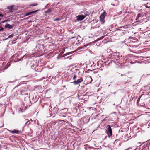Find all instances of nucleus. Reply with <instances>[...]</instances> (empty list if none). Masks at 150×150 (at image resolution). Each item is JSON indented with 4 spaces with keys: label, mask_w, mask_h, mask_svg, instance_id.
Here are the masks:
<instances>
[{
    "label": "nucleus",
    "mask_w": 150,
    "mask_h": 150,
    "mask_svg": "<svg viewBox=\"0 0 150 150\" xmlns=\"http://www.w3.org/2000/svg\"><path fill=\"white\" fill-rule=\"evenodd\" d=\"M88 14L87 13H84V14H81L79 15L76 16V19L75 20V21H81L83 20L87 16Z\"/></svg>",
    "instance_id": "obj_1"
},
{
    "label": "nucleus",
    "mask_w": 150,
    "mask_h": 150,
    "mask_svg": "<svg viewBox=\"0 0 150 150\" xmlns=\"http://www.w3.org/2000/svg\"><path fill=\"white\" fill-rule=\"evenodd\" d=\"M106 15V13L105 12H104L100 16V21L101 24H103L105 22L104 19L105 16Z\"/></svg>",
    "instance_id": "obj_2"
},
{
    "label": "nucleus",
    "mask_w": 150,
    "mask_h": 150,
    "mask_svg": "<svg viewBox=\"0 0 150 150\" xmlns=\"http://www.w3.org/2000/svg\"><path fill=\"white\" fill-rule=\"evenodd\" d=\"M107 127V128L106 132L108 137H110L112 135V129L109 125H108Z\"/></svg>",
    "instance_id": "obj_3"
},
{
    "label": "nucleus",
    "mask_w": 150,
    "mask_h": 150,
    "mask_svg": "<svg viewBox=\"0 0 150 150\" xmlns=\"http://www.w3.org/2000/svg\"><path fill=\"white\" fill-rule=\"evenodd\" d=\"M14 25H11L7 23L5 26V28H8V29H10L13 28V27Z\"/></svg>",
    "instance_id": "obj_4"
},
{
    "label": "nucleus",
    "mask_w": 150,
    "mask_h": 150,
    "mask_svg": "<svg viewBox=\"0 0 150 150\" xmlns=\"http://www.w3.org/2000/svg\"><path fill=\"white\" fill-rule=\"evenodd\" d=\"M86 81L87 82V83H90L92 81V79L91 77L90 76H88L86 79Z\"/></svg>",
    "instance_id": "obj_5"
},
{
    "label": "nucleus",
    "mask_w": 150,
    "mask_h": 150,
    "mask_svg": "<svg viewBox=\"0 0 150 150\" xmlns=\"http://www.w3.org/2000/svg\"><path fill=\"white\" fill-rule=\"evenodd\" d=\"M26 88H22L20 90L21 94L22 95H28V94L25 93Z\"/></svg>",
    "instance_id": "obj_6"
},
{
    "label": "nucleus",
    "mask_w": 150,
    "mask_h": 150,
    "mask_svg": "<svg viewBox=\"0 0 150 150\" xmlns=\"http://www.w3.org/2000/svg\"><path fill=\"white\" fill-rule=\"evenodd\" d=\"M9 132L12 134H14L15 133H17L18 134H19V133H21V132L18 130H8Z\"/></svg>",
    "instance_id": "obj_7"
},
{
    "label": "nucleus",
    "mask_w": 150,
    "mask_h": 150,
    "mask_svg": "<svg viewBox=\"0 0 150 150\" xmlns=\"http://www.w3.org/2000/svg\"><path fill=\"white\" fill-rule=\"evenodd\" d=\"M38 11V10H35V11H31L30 12L26 13L25 14V16H29L30 15H31L32 14H33L34 13H35L37 12Z\"/></svg>",
    "instance_id": "obj_8"
},
{
    "label": "nucleus",
    "mask_w": 150,
    "mask_h": 150,
    "mask_svg": "<svg viewBox=\"0 0 150 150\" xmlns=\"http://www.w3.org/2000/svg\"><path fill=\"white\" fill-rule=\"evenodd\" d=\"M43 68L42 67L37 66L36 68V69H35V71L36 72H41L42 69Z\"/></svg>",
    "instance_id": "obj_9"
},
{
    "label": "nucleus",
    "mask_w": 150,
    "mask_h": 150,
    "mask_svg": "<svg viewBox=\"0 0 150 150\" xmlns=\"http://www.w3.org/2000/svg\"><path fill=\"white\" fill-rule=\"evenodd\" d=\"M14 6L12 5L11 6H9L7 7V9L9 10L10 12L11 13L13 12V10L14 9Z\"/></svg>",
    "instance_id": "obj_10"
},
{
    "label": "nucleus",
    "mask_w": 150,
    "mask_h": 150,
    "mask_svg": "<svg viewBox=\"0 0 150 150\" xmlns=\"http://www.w3.org/2000/svg\"><path fill=\"white\" fill-rule=\"evenodd\" d=\"M52 11V10L51 9L49 8L45 12L46 14H49L51 13Z\"/></svg>",
    "instance_id": "obj_11"
},
{
    "label": "nucleus",
    "mask_w": 150,
    "mask_h": 150,
    "mask_svg": "<svg viewBox=\"0 0 150 150\" xmlns=\"http://www.w3.org/2000/svg\"><path fill=\"white\" fill-rule=\"evenodd\" d=\"M37 66H36V65L34 64H33L32 65H31V68H32L33 69H34L35 71V69H36V68Z\"/></svg>",
    "instance_id": "obj_12"
},
{
    "label": "nucleus",
    "mask_w": 150,
    "mask_h": 150,
    "mask_svg": "<svg viewBox=\"0 0 150 150\" xmlns=\"http://www.w3.org/2000/svg\"><path fill=\"white\" fill-rule=\"evenodd\" d=\"M99 26L96 25L94 26H92L91 29H97L99 28Z\"/></svg>",
    "instance_id": "obj_13"
},
{
    "label": "nucleus",
    "mask_w": 150,
    "mask_h": 150,
    "mask_svg": "<svg viewBox=\"0 0 150 150\" xmlns=\"http://www.w3.org/2000/svg\"><path fill=\"white\" fill-rule=\"evenodd\" d=\"M10 21V20L9 19H8L7 20H6L4 21H2L1 22V23H5L8 22Z\"/></svg>",
    "instance_id": "obj_14"
},
{
    "label": "nucleus",
    "mask_w": 150,
    "mask_h": 150,
    "mask_svg": "<svg viewBox=\"0 0 150 150\" xmlns=\"http://www.w3.org/2000/svg\"><path fill=\"white\" fill-rule=\"evenodd\" d=\"M77 81L79 83L83 81V79H82V78H80V79H77Z\"/></svg>",
    "instance_id": "obj_15"
},
{
    "label": "nucleus",
    "mask_w": 150,
    "mask_h": 150,
    "mask_svg": "<svg viewBox=\"0 0 150 150\" xmlns=\"http://www.w3.org/2000/svg\"><path fill=\"white\" fill-rule=\"evenodd\" d=\"M141 16V14L140 13L138 14L137 16V18L136 19V20H137L138 19H139Z\"/></svg>",
    "instance_id": "obj_16"
},
{
    "label": "nucleus",
    "mask_w": 150,
    "mask_h": 150,
    "mask_svg": "<svg viewBox=\"0 0 150 150\" xmlns=\"http://www.w3.org/2000/svg\"><path fill=\"white\" fill-rule=\"evenodd\" d=\"M73 83L75 85H76L78 84L79 83V82L76 80V81H75L73 82Z\"/></svg>",
    "instance_id": "obj_17"
},
{
    "label": "nucleus",
    "mask_w": 150,
    "mask_h": 150,
    "mask_svg": "<svg viewBox=\"0 0 150 150\" xmlns=\"http://www.w3.org/2000/svg\"><path fill=\"white\" fill-rule=\"evenodd\" d=\"M38 5V4L37 3H33L30 5L31 6H36Z\"/></svg>",
    "instance_id": "obj_18"
},
{
    "label": "nucleus",
    "mask_w": 150,
    "mask_h": 150,
    "mask_svg": "<svg viewBox=\"0 0 150 150\" xmlns=\"http://www.w3.org/2000/svg\"><path fill=\"white\" fill-rule=\"evenodd\" d=\"M14 34H12L11 35H9L8 37L7 38L8 39L10 38H12L14 36Z\"/></svg>",
    "instance_id": "obj_19"
},
{
    "label": "nucleus",
    "mask_w": 150,
    "mask_h": 150,
    "mask_svg": "<svg viewBox=\"0 0 150 150\" xmlns=\"http://www.w3.org/2000/svg\"><path fill=\"white\" fill-rule=\"evenodd\" d=\"M4 30V28L2 26H0V32L3 31Z\"/></svg>",
    "instance_id": "obj_20"
},
{
    "label": "nucleus",
    "mask_w": 150,
    "mask_h": 150,
    "mask_svg": "<svg viewBox=\"0 0 150 150\" xmlns=\"http://www.w3.org/2000/svg\"><path fill=\"white\" fill-rule=\"evenodd\" d=\"M104 37V36H102L100 37V38H99L98 39V40H100L101 39H102Z\"/></svg>",
    "instance_id": "obj_21"
},
{
    "label": "nucleus",
    "mask_w": 150,
    "mask_h": 150,
    "mask_svg": "<svg viewBox=\"0 0 150 150\" xmlns=\"http://www.w3.org/2000/svg\"><path fill=\"white\" fill-rule=\"evenodd\" d=\"M25 120H27L28 121L26 122V123H25V124H27V123L28 122H28H30V121H31L32 122V119H30V120H28V119H25Z\"/></svg>",
    "instance_id": "obj_22"
},
{
    "label": "nucleus",
    "mask_w": 150,
    "mask_h": 150,
    "mask_svg": "<svg viewBox=\"0 0 150 150\" xmlns=\"http://www.w3.org/2000/svg\"><path fill=\"white\" fill-rule=\"evenodd\" d=\"M60 19H59L58 18H55V19H54V21H60Z\"/></svg>",
    "instance_id": "obj_23"
},
{
    "label": "nucleus",
    "mask_w": 150,
    "mask_h": 150,
    "mask_svg": "<svg viewBox=\"0 0 150 150\" xmlns=\"http://www.w3.org/2000/svg\"><path fill=\"white\" fill-rule=\"evenodd\" d=\"M127 78L128 77H127V76L125 75L124 76V79H127Z\"/></svg>",
    "instance_id": "obj_24"
},
{
    "label": "nucleus",
    "mask_w": 150,
    "mask_h": 150,
    "mask_svg": "<svg viewBox=\"0 0 150 150\" xmlns=\"http://www.w3.org/2000/svg\"><path fill=\"white\" fill-rule=\"evenodd\" d=\"M76 76L75 75L74 76V77H73V80H75L76 79Z\"/></svg>",
    "instance_id": "obj_25"
},
{
    "label": "nucleus",
    "mask_w": 150,
    "mask_h": 150,
    "mask_svg": "<svg viewBox=\"0 0 150 150\" xmlns=\"http://www.w3.org/2000/svg\"><path fill=\"white\" fill-rule=\"evenodd\" d=\"M147 124H148V126L150 127V120H149L148 122H147Z\"/></svg>",
    "instance_id": "obj_26"
},
{
    "label": "nucleus",
    "mask_w": 150,
    "mask_h": 150,
    "mask_svg": "<svg viewBox=\"0 0 150 150\" xmlns=\"http://www.w3.org/2000/svg\"><path fill=\"white\" fill-rule=\"evenodd\" d=\"M140 100V98H139L137 100V103L138 104L139 103V102Z\"/></svg>",
    "instance_id": "obj_27"
},
{
    "label": "nucleus",
    "mask_w": 150,
    "mask_h": 150,
    "mask_svg": "<svg viewBox=\"0 0 150 150\" xmlns=\"http://www.w3.org/2000/svg\"><path fill=\"white\" fill-rule=\"evenodd\" d=\"M86 46V45H84L83 46L80 47L81 49L84 48V47H85Z\"/></svg>",
    "instance_id": "obj_28"
},
{
    "label": "nucleus",
    "mask_w": 150,
    "mask_h": 150,
    "mask_svg": "<svg viewBox=\"0 0 150 150\" xmlns=\"http://www.w3.org/2000/svg\"><path fill=\"white\" fill-rule=\"evenodd\" d=\"M145 7L146 8H150V6H148L147 5H145Z\"/></svg>",
    "instance_id": "obj_29"
},
{
    "label": "nucleus",
    "mask_w": 150,
    "mask_h": 150,
    "mask_svg": "<svg viewBox=\"0 0 150 150\" xmlns=\"http://www.w3.org/2000/svg\"><path fill=\"white\" fill-rule=\"evenodd\" d=\"M4 16V15L1 13H0V17H3Z\"/></svg>",
    "instance_id": "obj_30"
},
{
    "label": "nucleus",
    "mask_w": 150,
    "mask_h": 150,
    "mask_svg": "<svg viewBox=\"0 0 150 150\" xmlns=\"http://www.w3.org/2000/svg\"><path fill=\"white\" fill-rule=\"evenodd\" d=\"M7 39H8V38H6V39H4L3 40L4 41H5V40H7Z\"/></svg>",
    "instance_id": "obj_31"
},
{
    "label": "nucleus",
    "mask_w": 150,
    "mask_h": 150,
    "mask_svg": "<svg viewBox=\"0 0 150 150\" xmlns=\"http://www.w3.org/2000/svg\"><path fill=\"white\" fill-rule=\"evenodd\" d=\"M120 75H121V76H124L125 75H124V74H120Z\"/></svg>",
    "instance_id": "obj_32"
},
{
    "label": "nucleus",
    "mask_w": 150,
    "mask_h": 150,
    "mask_svg": "<svg viewBox=\"0 0 150 150\" xmlns=\"http://www.w3.org/2000/svg\"><path fill=\"white\" fill-rule=\"evenodd\" d=\"M90 117L89 118L88 120V122L90 120Z\"/></svg>",
    "instance_id": "obj_33"
},
{
    "label": "nucleus",
    "mask_w": 150,
    "mask_h": 150,
    "mask_svg": "<svg viewBox=\"0 0 150 150\" xmlns=\"http://www.w3.org/2000/svg\"><path fill=\"white\" fill-rule=\"evenodd\" d=\"M19 61V60H17V61H14L15 62H17V61Z\"/></svg>",
    "instance_id": "obj_34"
},
{
    "label": "nucleus",
    "mask_w": 150,
    "mask_h": 150,
    "mask_svg": "<svg viewBox=\"0 0 150 150\" xmlns=\"http://www.w3.org/2000/svg\"><path fill=\"white\" fill-rule=\"evenodd\" d=\"M28 76H29L28 75V76H24V77H28Z\"/></svg>",
    "instance_id": "obj_35"
},
{
    "label": "nucleus",
    "mask_w": 150,
    "mask_h": 150,
    "mask_svg": "<svg viewBox=\"0 0 150 150\" xmlns=\"http://www.w3.org/2000/svg\"><path fill=\"white\" fill-rule=\"evenodd\" d=\"M74 38V37H72L71 38V39H73V38Z\"/></svg>",
    "instance_id": "obj_36"
},
{
    "label": "nucleus",
    "mask_w": 150,
    "mask_h": 150,
    "mask_svg": "<svg viewBox=\"0 0 150 150\" xmlns=\"http://www.w3.org/2000/svg\"><path fill=\"white\" fill-rule=\"evenodd\" d=\"M116 92H115L113 93L114 94H116Z\"/></svg>",
    "instance_id": "obj_37"
},
{
    "label": "nucleus",
    "mask_w": 150,
    "mask_h": 150,
    "mask_svg": "<svg viewBox=\"0 0 150 150\" xmlns=\"http://www.w3.org/2000/svg\"><path fill=\"white\" fill-rule=\"evenodd\" d=\"M69 53H67V54H68V55H69Z\"/></svg>",
    "instance_id": "obj_38"
},
{
    "label": "nucleus",
    "mask_w": 150,
    "mask_h": 150,
    "mask_svg": "<svg viewBox=\"0 0 150 150\" xmlns=\"http://www.w3.org/2000/svg\"><path fill=\"white\" fill-rule=\"evenodd\" d=\"M112 58H113V57H114V56L113 55L112 56Z\"/></svg>",
    "instance_id": "obj_39"
},
{
    "label": "nucleus",
    "mask_w": 150,
    "mask_h": 150,
    "mask_svg": "<svg viewBox=\"0 0 150 150\" xmlns=\"http://www.w3.org/2000/svg\"><path fill=\"white\" fill-rule=\"evenodd\" d=\"M32 77V76H30V77Z\"/></svg>",
    "instance_id": "obj_40"
},
{
    "label": "nucleus",
    "mask_w": 150,
    "mask_h": 150,
    "mask_svg": "<svg viewBox=\"0 0 150 150\" xmlns=\"http://www.w3.org/2000/svg\"><path fill=\"white\" fill-rule=\"evenodd\" d=\"M1 19L0 18V21H1Z\"/></svg>",
    "instance_id": "obj_41"
}]
</instances>
